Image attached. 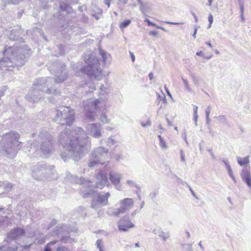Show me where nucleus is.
I'll return each mask as SVG.
<instances>
[{"mask_svg":"<svg viewBox=\"0 0 251 251\" xmlns=\"http://www.w3.org/2000/svg\"><path fill=\"white\" fill-rule=\"evenodd\" d=\"M208 21H209V24L208 26V28H210L211 27V25L213 23V16L212 15V14H210L208 17Z\"/></svg>","mask_w":251,"mask_h":251,"instance_id":"41","label":"nucleus"},{"mask_svg":"<svg viewBox=\"0 0 251 251\" xmlns=\"http://www.w3.org/2000/svg\"><path fill=\"white\" fill-rule=\"evenodd\" d=\"M206 125L207 126L208 128L209 129L210 128V119L209 118V117H206Z\"/></svg>","mask_w":251,"mask_h":251,"instance_id":"49","label":"nucleus"},{"mask_svg":"<svg viewBox=\"0 0 251 251\" xmlns=\"http://www.w3.org/2000/svg\"><path fill=\"white\" fill-rule=\"evenodd\" d=\"M23 13H24V11L23 10H21V12H18V14H17L18 17L19 18H21Z\"/></svg>","mask_w":251,"mask_h":251,"instance_id":"63","label":"nucleus"},{"mask_svg":"<svg viewBox=\"0 0 251 251\" xmlns=\"http://www.w3.org/2000/svg\"><path fill=\"white\" fill-rule=\"evenodd\" d=\"M198 107L196 105H194L193 112L194 114H198Z\"/></svg>","mask_w":251,"mask_h":251,"instance_id":"52","label":"nucleus"},{"mask_svg":"<svg viewBox=\"0 0 251 251\" xmlns=\"http://www.w3.org/2000/svg\"><path fill=\"white\" fill-rule=\"evenodd\" d=\"M108 150L103 147H100L95 150L91 153L88 166L94 167L96 165H104L108 160Z\"/></svg>","mask_w":251,"mask_h":251,"instance_id":"9","label":"nucleus"},{"mask_svg":"<svg viewBox=\"0 0 251 251\" xmlns=\"http://www.w3.org/2000/svg\"><path fill=\"white\" fill-rule=\"evenodd\" d=\"M197 30H198V28H197V27H196L195 28L194 32V33L193 34V37L194 38H196V34H197Z\"/></svg>","mask_w":251,"mask_h":251,"instance_id":"62","label":"nucleus"},{"mask_svg":"<svg viewBox=\"0 0 251 251\" xmlns=\"http://www.w3.org/2000/svg\"><path fill=\"white\" fill-rule=\"evenodd\" d=\"M166 24L173 25H177L179 24H181V23H176V22H165Z\"/></svg>","mask_w":251,"mask_h":251,"instance_id":"54","label":"nucleus"},{"mask_svg":"<svg viewBox=\"0 0 251 251\" xmlns=\"http://www.w3.org/2000/svg\"><path fill=\"white\" fill-rule=\"evenodd\" d=\"M192 15L193 16V17H194V18L195 19V22L197 23L198 21V17L196 15V14L194 12H192Z\"/></svg>","mask_w":251,"mask_h":251,"instance_id":"59","label":"nucleus"},{"mask_svg":"<svg viewBox=\"0 0 251 251\" xmlns=\"http://www.w3.org/2000/svg\"><path fill=\"white\" fill-rule=\"evenodd\" d=\"M100 97L103 96L106 93V88L103 86V85H101L100 88Z\"/></svg>","mask_w":251,"mask_h":251,"instance_id":"33","label":"nucleus"},{"mask_svg":"<svg viewBox=\"0 0 251 251\" xmlns=\"http://www.w3.org/2000/svg\"><path fill=\"white\" fill-rule=\"evenodd\" d=\"M56 243V241H52L46 245L44 248V251H51L50 249V246L53 245Z\"/></svg>","mask_w":251,"mask_h":251,"instance_id":"34","label":"nucleus"},{"mask_svg":"<svg viewBox=\"0 0 251 251\" xmlns=\"http://www.w3.org/2000/svg\"><path fill=\"white\" fill-rule=\"evenodd\" d=\"M126 183L128 185V186H129L131 188H135L136 191L139 190L140 189L139 186L132 180H127Z\"/></svg>","mask_w":251,"mask_h":251,"instance_id":"29","label":"nucleus"},{"mask_svg":"<svg viewBox=\"0 0 251 251\" xmlns=\"http://www.w3.org/2000/svg\"><path fill=\"white\" fill-rule=\"evenodd\" d=\"M99 51L100 55L101 56L102 58L103 62L104 63H105L106 62L107 60L110 57V54L108 52L102 50L100 48L99 49Z\"/></svg>","mask_w":251,"mask_h":251,"instance_id":"24","label":"nucleus"},{"mask_svg":"<svg viewBox=\"0 0 251 251\" xmlns=\"http://www.w3.org/2000/svg\"><path fill=\"white\" fill-rule=\"evenodd\" d=\"M60 67V69L57 70L55 74L56 75L60 74V75H57L56 77L52 78L51 77H42L36 79L33 83V87L42 93H46L47 94H51L53 93L55 95H59L60 92L57 90H53L50 85L52 82H55L57 83H62L68 77V75L66 73H63V69L65 68V65L64 64H60L58 65Z\"/></svg>","mask_w":251,"mask_h":251,"instance_id":"3","label":"nucleus"},{"mask_svg":"<svg viewBox=\"0 0 251 251\" xmlns=\"http://www.w3.org/2000/svg\"><path fill=\"white\" fill-rule=\"evenodd\" d=\"M151 126V123L150 121H148V122L146 124H144L142 123V126Z\"/></svg>","mask_w":251,"mask_h":251,"instance_id":"55","label":"nucleus"},{"mask_svg":"<svg viewBox=\"0 0 251 251\" xmlns=\"http://www.w3.org/2000/svg\"><path fill=\"white\" fill-rule=\"evenodd\" d=\"M196 55L198 56H201L202 57H203V55H204L202 51H198V52H196Z\"/></svg>","mask_w":251,"mask_h":251,"instance_id":"60","label":"nucleus"},{"mask_svg":"<svg viewBox=\"0 0 251 251\" xmlns=\"http://www.w3.org/2000/svg\"><path fill=\"white\" fill-rule=\"evenodd\" d=\"M144 22H147L148 24V25L149 26L152 25V26H156V24L151 22L149 20H148L147 18L144 20Z\"/></svg>","mask_w":251,"mask_h":251,"instance_id":"45","label":"nucleus"},{"mask_svg":"<svg viewBox=\"0 0 251 251\" xmlns=\"http://www.w3.org/2000/svg\"><path fill=\"white\" fill-rule=\"evenodd\" d=\"M183 82L184 83V84L185 85V89L187 90L188 91L191 92L192 89L190 88L188 84V82L187 80L184 79L183 78H182Z\"/></svg>","mask_w":251,"mask_h":251,"instance_id":"37","label":"nucleus"},{"mask_svg":"<svg viewBox=\"0 0 251 251\" xmlns=\"http://www.w3.org/2000/svg\"><path fill=\"white\" fill-rule=\"evenodd\" d=\"M104 104V100L101 97L93 100L90 99L84 101L83 109L85 116L91 121H94L98 109L100 107H102Z\"/></svg>","mask_w":251,"mask_h":251,"instance_id":"7","label":"nucleus"},{"mask_svg":"<svg viewBox=\"0 0 251 251\" xmlns=\"http://www.w3.org/2000/svg\"><path fill=\"white\" fill-rule=\"evenodd\" d=\"M205 112L206 117H209V114L211 112V106L210 105H209L207 107V108L205 109Z\"/></svg>","mask_w":251,"mask_h":251,"instance_id":"44","label":"nucleus"},{"mask_svg":"<svg viewBox=\"0 0 251 251\" xmlns=\"http://www.w3.org/2000/svg\"><path fill=\"white\" fill-rule=\"evenodd\" d=\"M19 138V134L15 131L3 134L0 142V151L8 158L14 157L21 148Z\"/></svg>","mask_w":251,"mask_h":251,"instance_id":"4","label":"nucleus"},{"mask_svg":"<svg viewBox=\"0 0 251 251\" xmlns=\"http://www.w3.org/2000/svg\"><path fill=\"white\" fill-rule=\"evenodd\" d=\"M180 156H181V160L183 162H185V154L183 151V150H180Z\"/></svg>","mask_w":251,"mask_h":251,"instance_id":"46","label":"nucleus"},{"mask_svg":"<svg viewBox=\"0 0 251 251\" xmlns=\"http://www.w3.org/2000/svg\"><path fill=\"white\" fill-rule=\"evenodd\" d=\"M184 249L187 251H193L192 248V244H186L183 240L180 243Z\"/></svg>","mask_w":251,"mask_h":251,"instance_id":"27","label":"nucleus"},{"mask_svg":"<svg viewBox=\"0 0 251 251\" xmlns=\"http://www.w3.org/2000/svg\"><path fill=\"white\" fill-rule=\"evenodd\" d=\"M54 168L53 165L47 167L44 162L39 163L32 167V176L35 179L39 180L44 178L53 179L56 178Z\"/></svg>","mask_w":251,"mask_h":251,"instance_id":"6","label":"nucleus"},{"mask_svg":"<svg viewBox=\"0 0 251 251\" xmlns=\"http://www.w3.org/2000/svg\"><path fill=\"white\" fill-rule=\"evenodd\" d=\"M158 137L159 140L160 146L165 149H167L168 148V146L165 142L164 141L163 138L161 135H158Z\"/></svg>","mask_w":251,"mask_h":251,"instance_id":"31","label":"nucleus"},{"mask_svg":"<svg viewBox=\"0 0 251 251\" xmlns=\"http://www.w3.org/2000/svg\"><path fill=\"white\" fill-rule=\"evenodd\" d=\"M149 78L151 80L153 78V74L152 73H150L149 74Z\"/></svg>","mask_w":251,"mask_h":251,"instance_id":"64","label":"nucleus"},{"mask_svg":"<svg viewBox=\"0 0 251 251\" xmlns=\"http://www.w3.org/2000/svg\"><path fill=\"white\" fill-rule=\"evenodd\" d=\"M110 1L111 0H104V3L105 4L107 5V7L109 8L110 5Z\"/></svg>","mask_w":251,"mask_h":251,"instance_id":"51","label":"nucleus"},{"mask_svg":"<svg viewBox=\"0 0 251 251\" xmlns=\"http://www.w3.org/2000/svg\"><path fill=\"white\" fill-rule=\"evenodd\" d=\"M68 8L69 6L65 3L60 4L59 6V8L62 11H67L68 10Z\"/></svg>","mask_w":251,"mask_h":251,"instance_id":"39","label":"nucleus"},{"mask_svg":"<svg viewBox=\"0 0 251 251\" xmlns=\"http://www.w3.org/2000/svg\"><path fill=\"white\" fill-rule=\"evenodd\" d=\"M133 205L134 201L132 199L126 198L120 201L117 203L116 206H119V207H109L106 213L111 216H119L120 215L128 212L133 207Z\"/></svg>","mask_w":251,"mask_h":251,"instance_id":"8","label":"nucleus"},{"mask_svg":"<svg viewBox=\"0 0 251 251\" xmlns=\"http://www.w3.org/2000/svg\"><path fill=\"white\" fill-rule=\"evenodd\" d=\"M241 178L249 188H251V174L250 166H245L243 168L240 174Z\"/></svg>","mask_w":251,"mask_h":251,"instance_id":"19","label":"nucleus"},{"mask_svg":"<svg viewBox=\"0 0 251 251\" xmlns=\"http://www.w3.org/2000/svg\"><path fill=\"white\" fill-rule=\"evenodd\" d=\"M12 187V185L10 183H7L6 184H4L3 189L5 191L9 192L11 188Z\"/></svg>","mask_w":251,"mask_h":251,"instance_id":"38","label":"nucleus"},{"mask_svg":"<svg viewBox=\"0 0 251 251\" xmlns=\"http://www.w3.org/2000/svg\"><path fill=\"white\" fill-rule=\"evenodd\" d=\"M110 196V194L109 192H107L104 194H101L96 192L91 201V207L95 209H97L107 205L108 199Z\"/></svg>","mask_w":251,"mask_h":251,"instance_id":"11","label":"nucleus"},{"mask_svg":"<svg viewBox=\"0 0 251 251\" xmlns=\"http://www.w3.org/2000/svg\"><path fill=\"white\" fill-rule=\"evenodd\" d=\"M23 32L20 26L16 25L12 28H9L7 31V35L10 40L19 41L20 42H22L23 40L21 37V35Z\"/></svg>","mask_w":251,"mask_h":251,"instance_id":"12","label":"nucleus"},{"mask_svg":"<svg viewBox=\"0 0 251 251\" xmlns=\"http://www.w3.org/2000/svg\"><path fill=\"white\" fill-rule=\"evenodd\" d=\"M157 194L158 193L157 192H154L151 193L150 195V196L152 200H154V199L156 198Z\"/></svg>","mask_w":251,"mask_h":251,"instance_id":"47","label":"nucleus"},{"mask_svg":"<svg viewBox=\"0 0 251 251\" xmlns=\"http://www.w3.org/2000/svg\"><path fill=\"white\" fill-rule=\"evenodd\" d=\"M108 110L106 108H103L101 111L100 120L103 124H108L110 121V119L108 118Z\"/></svg>","mask_w":251,"mask_h":251,"instance_id":"21","label":"nucleus"},{"mask_svg":"<svg viewBox=\"0 0 251 251\" xmlns=\"http://www.w3.org/2000/svg\"><path fill=\"white\" fill-rule=\"evenodd\" d=\"M191 76V77H192V78L193 79V81L194 83L196 85L198 86L199 84V79L198 77H197L194 74H192Z\"/></svg>","mask_w":251,"mask_h":251,"instance_id":"35","label":"nucleus"},{"mask_svg":"<svg viewBox=\"0 0 251 251\" xmlns=\"http://www.w3.org/2000/svg\"><path fill=\"white\" fill-rule=\"evenodd\" d=\"M53 139L52 136L48 132L42 131L38 135L37 141L30 144L31 148L33 147L36 151L39 150L45 155L50 154L52 149Z\"/></svg>","mask_w":251,"mask_h":251,"instance_id":"5","label":"nucleus"},{"mask_svg":"<svg viewBox=\"0 0 251 251\" xmlns=\"http://www.w3.org/2000/svg\"><path fill=\"white\" fill-rule=\"evenodd\" d=\"M64 234L63 233V235L62 237V241L64 243L71 242V240L73 239L69 236H67L66 235H64Z\"/></svg>","mask_w":251,"mask_h":251,"instance_id":"36","label":"nucleus"},{"mask_svg":"<svg viewBox=\"0 0 251 251\" xmlns=\"http://www.w3.org/2000/svg\"><path fill=\"white\" fill-rule=\"evenodd\" d=\"M96 186L100 189L108 183L106 173L101 170H99L96 175Z\"/></svg>","mask_w":251,"mask_h":251,"instance_id":"15","label":"nucleus"},{"mask_svg":"<svg viewBox=\"0 0 251 251\" xmlns=\"http://www.w3.org/2000/svg\"><path fill=\"white\" fill-rule=\"evenodd\" d=\"M32 54V51L27 45L18 47L15 45L5 48L4 57L0 60V69L12 71L11 68L23 66L26 59Z\"/></svg>","mask_w":251,"mask_h":251,"instance_id":"2","label":"nucleus"},{"mask_svg":"<svg viewBox=\"0 0 251 251\" xmlns=\"http://www.w3.org/2000/svg\"><path fill=\"white\" fill-rule=\"evenodd\" d=\"M237 162L239 165L242 166L249 163V156L245 157H237Z\"/></svg>","mask_w":251,"mask_h":251,"instance_id":"25","label":"nucleus"},{"mask_svg":"<svg viewBox=\"0 0 251 251\" xmlns=\"http://www.w3.org/2000/svg\"><path fill=\"white\" fill-rule=\"evenodd\" d=\"M154 233L155 234H157L158 236L163 238L164 241H166V240L169 237V233L168 232L165 233L164 231L160 229L153 230Z\"/></svg>","mask_w":251,"mask_h":251,"instance_id":"22","label":"nucleus"},{"mask_svg":"<svg viewBox=\"0 0 251 251\" xmlns=\"http://www.w3.org/2000/svg\"><path fill=\"white\" fill-rule=\"evenodd\" d=\"M131 23L130 20H126L121 22L120 24V27L121 29H123L126 27Z\"/></svg>","mask_w":251,"mask_h":251,"instance_id":"30","label":"nucleus"},{"mask_svg":"<svg viewBox=\"0 0 251 251\" xmlns=\"http://www.w3.org/2000/svg\"><path fill=\"white\" fill-rule=\"evenodd\" d=\"M218 119L220 121H225V117L223 115H221V116H219V117H218Z\"/></svg>","mask_w":251,"mask_h":251,"instance_id":"58","label":"nucleus"},{"mask_svg":"<svg viewBox=\"0 0 251 251\" xmlns=\"http://www.w3.org/2000/svg\"><path fill=\"white\" fill-rule=\"evenodd\" d=\"M57 251H70L68 248L65 246L58 247L56 249Z\"/></svg>","mask_w":251,"mask_h":251,"instance_id":"42","label":"nucleus"},{"mask_svg":"<svg viewBox=\"0 0 251 251\" xmlns=\"http://www.w3.org/2000/svg\"><path fill=\"white\" fill-rule=\"evenodd\" d=\"M67 226L66 225L63 226L61 228V230H59L60 232L61 233L63 230H67Z\"/></svg>","mask_w":251,"mask_h":251,"instance_id":"56","label":"nucleus"},{"mask_svg":"<svg viewBox=\"0 0 251 251\" xmlns=\"http://www.w3.org/2000/svg\"><path fill=\"white\" fill-rule=\"evenodd\" d=\"M133 225L125 216L120 220L118 228L120 231H127Z\"/></svg>","mask_w":251,"mask_h":251,"instance_id":"20","label":"nucleus"},{"mask_svg":"<svg viewBox=\"0 0 251 251\" xmlns=\"http://www.w3.org/2000/svg\"><path fill=\"white\" fill-rule=\"evenodd\" d=\"M87 133L96 138H100L101 134V126L100 124H88L86 126Z\"/></svg>","mask_w":251,"mask_h":251,"instance_id":"13","label":"nucleus"},{"mask_svg":"<svg viewBox=\"0 0 251 251\" xmlns=\"http://www.w3.org/2000/svg\"><path fill=\"white\" fill-rule=\"evenodd\" d=\"M239 5L241 14L242 15L244 14V5L242 3H240Z\"/></svg>","mask_w":251,"mask_h":251,"instance_id":"50","label":"nucleus"},{"mask_svg":"<svg viewBox=\"0 0 251 251\" xmlns=\"http://www.w3.org/2000/svg\"><path fill=\"white\" fill-rule=\"evenodd\" d=\"M25 232L23 228L16 227L11 230L7 235L4 241L8 242L9 240H13L22 236H24Z\"/></svg>","mask_w":251,"mask_h":251,"instance_id":"17","label":"nucleus"},{"mask_svg":"<svg viewBox=\"0 0 251 251\" xmlns=\"http://www.w3.org/2000/svg\"><path fill=\"white\" fill-rule=\"evenodd\" d=\"M53 121L60 124L58 128L61 129L64 126L66 128L59 135V142L65 150L61 154L62 159L66 161L72 158L76 162L80 160L82 153L87 152L91 146V142L84 130L75 127L68 134L67 127L71 126L75 121V112L70 106H61L55 111Z\"/></svg>","mask_w":251,"mask_h":251,"instance_id":"1","label":"nucleus"},{"mask_svg":"<svg viewBox=\"0 0 251 251\" xmlns=\"http://www.w3.org/2000/svg\"><path fill=\"white\" fill-rule=\"evenodd\" d=\"M105 142L107 143V145L110 147L115 144L116 141L114 136H110L107 139V141L105 140H101L100 144L103 145L104 143Z\"/></svg>","mask_w":251,"mask_h":251,"instance_id":"23","label":"nucleus"},{"mask_svg":"<svg viewBox=\"0 0 251 251\" xmlns=\"http://www.w3.org/2000/svg\"><path fill=\"white\" fill-rule=\"evenodd\" d=\"M88 65L81 68V72L91 77H94L98 80L101 79L102 78V74L99 60L97 58H94L92 61H88Z\"/></svg>","mask_w":251,"mask_h":251,"instance_id":"10","label":"nucleus"},{"mask_svg":"<svg viewBox=\"0 0 251 251\" xmlns=\"http://www.w3.org/2000/svg\"><path fill=\"white\" fill-rule=\"evenodd\" d=\"M44 93L32 87L25 96L26 99L31 102H36L44 98Z\"/></svg>","mask_w":251,"mask_h":251,"instance_id":"14","label":"nucleus"},{"mask_svg":"<svg viewBox=\"0 0 251 251\" xmlns=\"http://www.w3.org/2000/svg\"><path fill=\"white\" fill-rule=\"evenodd\" d=\"M222 161L225 164V165H226V167H227V165H229V162H228V161H227V159H223L222 160Z\"/></svg>","mask_w":251,"mask_h":251,"instance_id":"53","label":"nucleus"},{"mask_svg":"<svg viewBox=\"0 0 251 251\" xmlns=\"http://www.w3.org/2000/svg\"><path fill=\"white\" fill-rule=\"evenodd\" d=\"M149 35L153 36L157 38L160 37L161 36L159 35L158 33L156 31H151L149 33Z\"/></svg>","mask_w":251,"mask_h":251,"instance_id":"40","label":"nucleus"},{"mask_svg":"<svg viewBox=\"0 0 251 251\" xmlns=\"http://www.w3.org/2000/svg\"><path fill=\"white\" fill-rule=\"evenodd\" d=\"M198 118V114H193V120L195 122H197Z\"/></svg>","mask_w":251,"mask_h":251,"instance_id":"61","label":"nucleus"},{"mask_svg":"<svg viewBox=\"0 0 251 251\" xmlns=\"http://www.w3.org/2000/svg\"><path fill=\"white\" fill-rule=\"evenodd\" d=\"M18 247H10L7 246H0V251H17Z\"/></svg>","mask_w":251,"mask_h":251,"instance_id":"26","label":"nucleus"},{"mask_svg":"<svg viewBox=\"0 0 251 251\" xmlns=\"http://www.w3.org/2000/svg\"><path fill=\"white\" fill-rule=\"evenodd\" d=\"M101 243L102 241L101 240H98L96 242V245L97 248L99 249V251L103 250L102 249V247L101 246Z\"/></svg>","mask_w":251,"mask_h":251,"instance_id":"43","label":"nucleus"},{"mask_svg":"<svg viewBox=\"0 0 251 251\" xmlns=\"http://www.w3.org/2000/svg\"><path fill=\"white\" fill-rule=\"evenodd\" d=\"M96 192L89 183L83 185L80 189V194L83 198H88L92 196L94 197Z\"/></svg>","mask_w":251,"mask_h":251,"instance_id":"18","label":"nucleus"},{"mask_svg":"<svg viewBox=\"0 0 251 251\" xmlns=\"http://www.w3.org/2000/svg\"><path fill=\"white\" fill-rule=\"evenodd\" d=\"M67 177L68 179H70L71 181L75 183H79V180L78 179V177L76 176H73L72 175L70 174L69 173L67 174Z\"/></svg>","mask_w":251,"mask_h":251,"instance_id":"28","label":"nucleus"},{"mask_svg":"<svg viewBox=\"0 0 251 251\" xmlns=\"http://www.w3.org/2000/svg\"><path fill=\"white\" fill-rule=\"evenodd\" d=\"M185 183L187 185V186L188 187V188L189 189V190L190 191V192L192 193V195L193 196H194L196 199H198L197 197L196 196L195 194L194 191L191 188V187L188 184H187L186 182H185Z\"/></svg>","mask_w":251,"mask_h":251,"instance_id":"48","label":"nucleus"},{"mask_svg":"<svg viewBox=\"0 0 251 251\" xmlns=\"http://www.w3.org/2000/svg\"><path fill=\"white\" fill-rule=\"evenodd\" d=\"M122 177V175L119 173L111 171L109 173V179L111 183L115 186L116 189L118 190H122V186L120 184V181Z\"/></svg>","mask_w":251,"mask_h":251,"instance_id":"16","label":"nucleus"},{"mask_svg":"<svg viewBox=\"0 0 251 251\" xmlns=\"http://www.w3.org/2000/svg\"><path fill=\"white\" fill-rule=\"evenodd\" d=\"M151 10L150 6L147 3L142 2V12H148Z\"/></svg>","mask_w":251,"mask_h":251,"instance_id":"32","label":"nucleus"},{"mask_svg":"<svg viewBox=\"0 0 251 251\" xmlns=\"http://www.w3.org/2000/svg\"><path fill=\"white\" fill-rule=\"evenodd\" d=\"M130 55L132 62H134L135 61V56H134L133 53L130 52Z\"/></svg>","mask_w":251,"mask_h":251,"instance_id":"57","label":"nucleus"}]
</instances>
